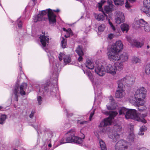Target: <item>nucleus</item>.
<instances>
[{"instance_id": "nucleus-31", "label": "nucleus", "mask_w": 150, "mask_h": 150, "mask_svg": "<svg viewBox=\"0 0 150 150\" xmlns=\"http://www.w3.org/2000/svg\"><path fill=\"white\" fill-rule=\"evenodd\" d=\"M150 0H144L143 1L144 6L142 7L141 9V10L143 11V10H145L146 9V8H147L145 6L144 4H146V5H147L149 7L150 6V3L149 1Z\"/></svg>"}, {"instance_id": "nucleus-34", "label": "nucleus", "mask_w": 150, "mask_h": 150, "mask_svg": "<svg viewBox=\"0 0 150 150\" xmlns=\"http://www.w3.org/2000/svg\"><path fill=\"white\" fill-rule=\"evenodd\" d=\"M63 59L64 62L66 63H69L71 61V57L69 55L65 56Z\"/></svg>"}, {"instance_id": "nucleus-13", "label": "nucleus", "mask_w": 150, "mask_h": 150, "mask_svg": "<svg viewBox=\"0 0 150 150\" xmlns=\"http://www.w3.org/2000/svg\"><path fill=\"white\" fill-rule=\"evenodd\" d=\"M115 20L116 23L120 24L125 21V17L123 13L120 11H116L115 13Z\"/></svg>"}, {"instance_id": "nucleus-16", "label": "nucleus", "mask_w": 150, "mask_h": 150, "mask_svg": "<svg viewBox=\"0 0 150 150\" xmlns=\"http://www.w3.org/2000/svg\"><path fill=\"white\" fill-rule=\"evenodd\" d=\"M43 35L40 36V41L43 47H45L46 45H48L49 43V38L45 35V33L42 32Z\"/></svg>"}, {"instance_id": "nucleus-40", "label": "nucleus", "mask_w": 150, "mask_h": 150, "mask_svg": "<svg viewBox=\"0 0 150 150\" xmlns=\"http://www.w3.org/2000/svg\"><path fill=\"white\" fill-rule=\"evenodd\" d=\"M114 129L116 130V132H120L121 131L122 127L119 125H115L114 126Z\"/></svg>"}, {"instance_id": "nucleus-15", "label": "nucleus", "mask_w": 150, "mask_h": 150, "mask_svg": "<svg viewBox=\"0 0 150 150\" xmlns=\"http://www.w3.org/2000/svg\"><path fill=\"white\" fill-rule=\"evenodd\" d=\"M107 73L110 74L113 76L116 74L115 67L114 65L111 64H108L105 67Z\"/></svg>"}, {"instance_id": "nucleus-28", "label": "nucleus", "mask_w": 150, "mask_h": 150, "mask_svg": "<svg viewBox=\"0 0 150 150\" xmlns=\"http://www.w3.org/2000/svg\"><path fill=\"white\" fill-rule=\"evenodd\" d=\"M120 58V60H121L123 61H126L128 59V54L126 53H123L119 55Z\"/></svg>"}, {"instance_id": "nucleus-18", "label": "nucleus", "mask_w": 150, "mask_h": 150, "mask_svg": "<svg viewBox=\"0 0 150 150\" xmlns=\"http://www.w3.org/2000/svg\"><path fill=\"white\" fill-rule=\"evenodd\" d=\"M109 137L112 140V141L114 142H116L120 138V135L116 133H110L108 135Z\"/></svg>"}, {"instance_id": "nucleus-56", "label": "nucleus", "mask_w": 150, "mask_h": 150, "mask_svg": "<svg viewBox=\"0 0 150 150\" xmlns=\"http://www.w3.org/2000/svg\"><path fill=\"white\" fill-rule=\"evenodd\" d=\"M125 7L127 8H129L130 7L129 5V4L127 2H126V3Z\"/></svg>"}, {"instance_id": "nucleus-51", "label": "nucleus", "mask_w": 150, "mask_h": 150, "mask_svg": "<svg viewBox=\"0 0 150 150\" xmlns=\"http://www.w3.org/2000/svg\"><path fill=\"white\" fill-rule=\"evenodd\" d=\"M93 88L94 90V92L95 95L97 93V92L96 89H97V87L96 86V85H94L93 84Z\"/></svg>"}, {"instance_id": "nucleus-47", "label": "nucleus", "mask_w": 150, "mask_h": 150, "mask_svg": "<svg viewBox=\"0 0 150 150\" xmlns=\"http://www.w3.org/2000/svg\"><path fill=\"white\" fill-rule=\"evenodd\" d=\"M108 22H109V25L112 28V30L113 31H115V27L113 25L112 23L110 21V20H109L108 21Z\"/></svg>"}, {"instance_id": "nucleus-24", "label": "nucleus", "mask_w": 150, "mask_h": 150, "mask_svg": "<svg viewBox=\"0 0 150 150\" xmlns=\"http://www.w3.org/2000/svg\"><path fill=\"white\" fill-rule=\"evenodd\" d=\"M109 99L110 100V102H111V105H109L108 106V105H107L108 109L109 110H112L113 109H114V108H112V106H114V105H115V101L113 99V98L112 96H110L109 97Z\"/></svg>"}, {"instance_id": "nucleus-48", "label": "nucleus", "mask_w": 150, "mask_h": 150, "mask_svg": "<svg viewBox=\"0 0 150 150\" xmlns=\"http://www.w3.org/2000/svg\"><path fill=\"white\" fill-rule=\"evenodd\" d=\"M63 30L64 31H67L69 32V34L70 35L72 33V31L70 28H68V30H67L64 28H63Z\"/></svg>"}, {"instance_id": "nucleus-61", "label": "nucleus", "mask_w": 150, "mask_h": 150, "mask_svg": "<svg viewBox=\"0 0 150 150\" xmlns=\"http://www.w3.org/2000/svg\"><path fill=\"white\" fill-rule=\"evenodd\" d=\"M149 48V45H147V49H148Z\"/></svg>"}, {"instance_id": "nucleus-6", "label": "nucleus", "mask_w": 150, "mask_h": 150, "mask_svg": "<svg viewBox=\"0 0 150 150\" xmlns=\"http://www.w3.org/2000/svg\"><path fill=\"white\" fill-rule=\"evenodd\" d=\"M75 131L74 129H72L67 132L68 135L66 139L63 137L60 141L61 144L66 143H75L81 144L83 142L82 139L78 137L75 136Z\"/></svg>"}, {"instance_id": "nucleus-49", "label": "nucleus", "mask_w": 150, "mask_h": 150, "mask_svg": "<svg viewBox=\"0 0 150 150\" xmlns=\"http://www.w3.org/2000/svg\"><path fill=\"white\" fill-rule=\"evenodd\" d=\"M94 114V110H93L90 113V115L89 116V120L90 121H91L92 117L93 116V115Z\"/></svg>"}, {"instance_id": "nucleus-26", "label": "nucleus", "mask_w": 150, "mask_h": 150, "mask_svg": "<svg viewBox=\"0 0 150 150\" xmlns=\"http://www.w3.org/2000/svg\"><path fill=\"white\" fill-rule=\"evenodd\" d=\"M85 64L86 67L88 69H92L94 68L93 63L89 60H87Z\"/></svg>"}, {"instance_id": "nucleus-60", "label": "nucleus", "mask_w": 150, "mask_h": 150, "mask_svg": "<svg viewBox=\"0 0 150 150\" xmlns=\"http://www.w3.org/2000/svg\"><path fill=\"white\" fill-rule=\"evenodd\" d=\"M3 107L2 106H0V110H3Z\"/></svg>"}, {"instance_id": "nucleus-29", "label": "nucleus", "mask_w": 150, "mask_h": 150, "mask_svg": "<svg viewBox=\"0 0 150 150\" xmlns=\"http://www.w3.org/2000/svg\"><path fill=\"white\" fill-rule=\"evenodd\" d=\"M121 28L122 32L125 31L127 33L129 30V25L125 23H123L121 25Z\"/></svg>"}, {"instance_id": "nucleus-21", "label": "nucleus", "mask_w": 150, "mask_h": 150, "mask_svg": "<svg viewBox=\"0 0 150 150\" xmlns=\"http://www.w3.org/2000/svg\"><path fill=\"white\" fill-rule=\"evenodd\" d=\"M27 86V84L26 83H23L20 87V93L22 96L25 94V91Z\"/></svg>"}, {"instance_id": "nucleus-36", "label": "nucleus", "mask_w": 150, "mask_h": 150, "mask_svg": "<svg viewBox=\"0 0 150 150\" xmlns=\"http://www.w3.org/2000/svg\"><path fill=\"white\" fill-rule=\"evenodd\" d=\"M6 118V116L4 115H0V124H3L5 121V120Z\"/></svg>"}, {"instance_id": "nucleus-38", "label": "nucleus", "mask_w": 150, "mask_h": 150, "mask_svg": "<svg viewBox=\"0 0 150 150\" xmlns=\"http://www.w3.org/2000/svg\"><path fill=\"white\" fill-rule=\"evenodd\" d=\"M105 28V25L104 24L100 25L98 27V29L99 32H101L103 31Z\"/></svg>"}, {"instance_id": "nucleus-41", "label": "nucleus", "mask_w": 150, "mask_h": 150, "mask_svg": "<svg viewBox=\"0 0 150 150\" xmlns=\"http://www.w3.org/2000/svg\"><path fill=\"white\" fill-rule=\"evenodd\" d=\"M145 6L147 8H146V9L145 10H143V11L144 13H146L148 15L150 16V11H149V7H150V6H148L147 5H146V4H144Z\"/></svg>"}, {"instance_id": "nucleus-22", "label": "nucleus", "mask_w": 150, "mask_h": 150, "mask_svg": "<svg viewBox=\"0 0 150 150\" xmlns=\"http://www.w3.org/2000/svg\"><path fill=\"white\" fill-rule=\"evenodd\" d=\"M52 146L50 139H47L45 142L43 147L45 150H49L50 148Z\"/></svg>"}, {"instance_id": "nucleus-46", "label": "nucleus", "mask_w": 150, "mask_h": 150, "mask_svg": "<svg viewBox=\"0 0 150 150\" xmlns=\"http://www.w3.org/2000/svg\"><path fill=\"white\" fill-rule=\"evenodd\" d=\"M64 56V53H60L59 54V55L58 56L59 59V61H61L62 60L63 57Z\"/></svg>"}, {"instance_id": "nucleus-63", "label": "nucleus", "mask_w": 150, "mask_h": 150, "mask_svg": "<svg viewBox=\"0 0 150 150\" xmlns=\"http://www.w3.org/2000/svg\"><path fill=\"white\" fill-rule=\"evenodd\" d=\"M84 138H85V136L83 134V139H84Z\"/></svg>"}, {"instance_id": "nucleus-2", "label": "nucleus", "mask_w": 150, "mask_h": 150, "mask_svg": "<svg viewBox=\"0 0 150 150\" xmlns=\"http://www.w3.org/2000/svg\"><path fill=\"white\" fill-rule=\"evenodd\" d=\"M120 115H123L127 119H132L134 120L141 122L144 123L146 120L144 119L147 115V113L144 114L137 113L135 109H127L124 107L121 108L119 111Z\"/></svg>"}, {"instance_id": "nucleus-50", "label": "nucleus", "mask_w": 150, "mask_h": 150, "mask_svg": "<svg viewBox=\"0 0 150 150\" xmlns=\"http://www.w3.org/2000/svg\"><path fill=\"white\" fill-rule=\"evenodd\" d=\"M103 4V3L102 4L101 3H99L98 4V7L99 8V10L100 11H101L103 10L102 6Z\"/></svg>"}, {"instance_id": "nucleus-45", "label": "nucleus", "mask_w": 150, "mask_h": 150, "mask_svg": "<svg viewBox=\"0 0 150 150\" xmlns=\"http://www.w3.org/2000/svg\"><path fill=\"white\" fill-rule=\"evenodd\" d=\"M37 101L39 105H40L42 102V98L41 96H37Z\"/></svg>"}, {"instance_id": "nucleus-59", "label": "nucleus", "mask_w": 150, "mask_h": 150, "mask_svg": "<svg viewBox=\"0 0 150 150\" xmlns=\"http://www.w3.org/2000/svg\"><path fill=\"white\" fill-rule=\"evenodd\" d=\"M129 1L131 3H133L135 2L136 0H129Z\"/></svg>"}, {"instance_id": "nucleus-30", "label": "nucleus", "mask_w": 150, "mask_h": 150, "mask_svg": "<svg viewBox=\"0 0 150 150\" xmlns=\"http://www.w3.org/2000/svg\"><path fill=\"white\" fill-rule=\"evenodd\" d=\"M115 4L118 6H122L124 3V0H113Z\"/></svg>"}, {"instance_id": "nucleus-1", "label": "nucleus", "mask_w": 150, "mask_h": 150, "mask_svg": "<svg viewBox=\"0 0 150 150\" xmlns=\"http://www.w3.org/2000/svg\"><path fill=\"white\" fill-rule=\"evenodd\" d=\"M55 73V76H53L54 79L52 80V83H50L48 82L47 84H43L39 90L38 94L43 95L46 92L48 95L50 94L52 97H56L58 100L60 98L59 92L58 87V72L59 70L57 67L56 69Z\"/></svg>"}, {"instance_id": "nucleus-39", "label": "nucleus", "mask_w": 150, "mask_h": 150, "mask_svg": "<svg viewBox=\"0 0 150 150\" xmlns=\"http://www.w3.org/2000/svg\"><path fill=\"white\" fill-rule=\"evenodd\" d=\"M132 61L133 63L136 64L137 63L140 62L141 60L138 58L134 57H133L132 59Z\"/></svg>"}, {"instance_id": "nucleus-32", "label": "nucleus", "mask_w": 150, "mask_h": 150, "mask_svg": "<svg viewBox=\"0 0 150 150\" xmlns=\"http://www.w3.org/2000/svg\"><path fill=\"white\" fill-rule=\"evenodd\" d=\"M99 143L101 150H107L105 144L103 140H100Z\"/></svg>"}, {"instance_id": "nucleus-35", "label": "nucleus", "mask_w": 150, "mask_h": 150, "mask_svg": "<svg viewBox=\"0 0 150 150\" xmlns=\"http://www.w3.org/2000/svg\"><path fill=\"white\" fill-rule=\"evenodd\" d=\"M147 128L145 126H142V127H140V131L139 133V135H142L144 134V132L146 130Z\"/></svg>"}, {"instance_id": "nucleus-14", "label": "nucleus", "mask_w": 150, "mask_h": 150, "mask_svg": "<svg viewBox=\"0 0 150 150\" xmlns=\"http://www.w3.org/2000/svg\"><path fill=\"white\" fill-rule=\"evenodd\" d=\"M95 72L101 76H104L106 72L104 67L102 65L98 66L95 69Z\"/></svg>"}, {"instance_id": "nucleus-58", "label": "nucleus", "mask_w": 150, "mask_h": 150, "mask_svg": "<svg viewBox=\"0 0 150 150\" xmlns=\"http://www.w3.org/2000/svg\"><path fill=\"white\" fill-rule=\"evenodd\" d=\"M53 11L55 12H58L59 11V9H57L56 10H53Z\"/></svg>"}, {"instance_id": "nucleus-11", "label": "nucleus", "mask_w": 150, "mask_h": 150, "mask_svg": "<svg viewBox=\"0 0 150 150\" xmlns=\"http://www.w3.org/2000/svg\"><path fill=\"white\" fill-rule=\"evenodd\" d=\"M118 84L117 90L115 93V97L116 98H121L125 95V93L124 89L123 83H120L117 82Z\"/></svg>"}, {"instance_id": "nucleus-17", "label": "nucleus", "mask_w": 150, "mask_h": 150, "mask_svg": "<svg viewBox=\"0 0 150 150\" xmlns=\"http://www.w3.org/2000/svg\"><path fill=\"white\" fill-rule=\"evenodd\" d=\"M75 51L79 56V57H78V60L79 62H80L82 60V56L83 55L81 47L79 45L76 48Z\"/></svg>"}, {"instance_id": "nucleus-4", "label": "nucleus", "mask_w": 150, "mask_h": 150, "mask_svg": "<svg viewBox=\"0 0 150 150\" xmlns=\"http://www.w3.org/2000/svg\"><path fill=\"white\" fill-rule=\"evenodd\" d=\"M123 48V45L120 40L117 41L108 50L107 55L108 59L111 62H114L119 60L120 58L118 53Z\"/></svg>"}, {"instance_id": "nucleus-9", "label": "nucleus", "mask_w": 150, "mask_h": 150, "mask_svg": "<svg viewBox=\"0 0 150 150\" xmlns=\"http://www.w3.org/2000/svg\"><path fill=\"white\" fill-rule=\"evenodd\" d=\"M117 114V112H111L108 117L104 119L101 122L99 125V127H104L111 125L112 119H113Z\"/></svg>"}, {"instance_id": "nucleus-8", "label": "nucleus", "mask_w": 150, "mask_h": 150, "mask_svg": "<svg viewBox=\"0 0 150 150\" xmlns=\"http://www.w3.org/2000/svg\"><path fill=\"white\" fill-rule=\"evenodd\" d=\"M135 25L136 28H140L142 30L144 29L146 32L150 31V25L142 19H140L136 21Z\"/></svg>"}, {"instance_id": "nucleus-53", "label": "nucleus", "mask_w": 150, "mask_h": 150, "mask_svg": "<svg viewBox=\"0 0 150 150\" xmlns=\"http://www.w3.org/2000/svg\"><path fill=\"white\" fill-rule=\"evenodd\" d=\"M34 111H32L31 114L29 115V117L30 118H32L34 116Z\"/></svg>"}, {"instance_id": "nucleus-52", "label": "nucleus", "mask_w": 150, "mask_h": 150, "mask_svg": "<svg viewBox=\"0 0 150 150\" xmlns=\"http://www.w3.org/2000/svg\"><path fill=\"white\" fill-rule=\"evenodd\" d=\"M114 35L113 34H110L108 35V37L110 39H112Z\"/></svg>"}, {"instance_id": "nucleus-20", "label": "nucleus", "mask_w": 150, "mask_h": 150, "mask_svg": "<svg viewBox=\"0 0 150 150\" xmlns=\"http://www.w3.org/2000/svg\"><path fill=\"white\" fill-rule=\"evenodd\" d=\"M94 16L95 18L98 21H103L107 18V16L104 13H94Z\"/></svg>"}, {"instance_id": "nucleus-23", "label": "nucleus", "mask_w": 150, "mask_h": 150, "mask_svg": "<svg viewBox=\"0 0 150 150\" xmlns=\"http://www.w3.org/2000/svg\"><path fill=\"white\" fill-rule=\"evenodd\" d=\"M114 66L115 67L116 71L117 70L120 71L123 68V64L122 62H115L114 64Z\"/></svg>"}, {"instance_id": "nucleus-42", "label": "nucleus", "mask_w": 150, "mask_h": 150, "mask_svg": "<svg viewBox=\"0 0 150 150\" xmlns=\"http://www.w3.org/2000/svg\"><path fill=\"white\" fill-rule=\"evenodd\" d=\"M18 88H19V84H16L15 86L14 89L13 91V93L16 96V97L17 96V94L18 93Z\"/></svg>"}, {"instance_id": "nucleus-3", "label": "nucleus", "mask_w": 150, "mask_h": 150, "mask_svg": "<svg viewBox=\"0 0 150 150\" xmlns=\"http://www.w3.org/2000/svg\"><path fill=\"white\" fill-rule=\"evenodd\" d=\"M46 15L50 24H54L56 23V16L50 8L40 11L38 14L35 15L34 16L33 21L36 23L38 21H46L47 19V17H45Z\"/></svg>"}, {"instance_id": "nucleus-62", "label": "nucleus", "mask_w": 150, "mask_h": 150, "mask_svg": "<svg viewBox=\"0 0 150 150\" xmlns=\"http://www.w3.org/2000/svg\"><path fill=\"white\" fill-rule=\"evenodd\" d=\"M120 32L118 31L119 34H117L116 35H117V36L119 35H120Z\"/></svg>"}, {"instance_id": "nucleus-27", "label": "nucleus", "mask_w": 150, "mask_h": 150, "mask_svg": "<svg viewBox=\"0 0 150 150\" xmlns=\"http://www.w3.org/2000/svg\"><path fill=\"white\" fill-rule=\"evenodd\" d=\"M83 71L84 73L86 74L88 76L89 78L92 82V83L93 84V78L91 73L88 70H84L83 69Z\"/></svg>"}, {"instance_id": "nucleus-5", "label": "nucleus", "mask_w": 150, "mask_h": 150, "mask_svg": "<svg viewBox=\"0 0 150 150\" xmlns=\"http://www.w3.org/2000/svg\"><path fill=\"white\" fill-rule=\"evenodd\" d=\"M146 91L144 88L141 87L136 91L134 95L135 105L138 107V109L141 112L146 109L145 106H143L145 103L144 99L146 97Z\"/></svg>"}, {"instance_id": "nucleus-37", "label": "nucleus", "mask_w": 150, "mask_h": 150, "mask_svg": "<svg viewBox=\"0 0 150 150\" xmlns=\"http://www.w3.org/2000/svg\"><path fill=\"white\" fill-rule=\"evenodd\" d=\"M145 72L147 74L150 73V63L147 64L145 67Z\"/></svg>"}, {"instance_id": "nucleus-57", "label": "nucleus", "mask_w": 150, "mask_h": 150, "mask_svg": "<svg viewBox=\"0 0 150 150\" xmlns=\"http://www.w3.org/2000/svg\"><path fill=\"white\" fill-rule=\"evenodd\" d=\"M19 66L20 67V71L22 69V66H21V62H20V63H19Z\"/></svg>"}, {"instance_id": "nucleus-10", "label": "nucleus", "mask_w": 150, "mask_h": 150, "mask_svg": "<svg viewBox=\"0 0 150 150\" xmlns=\"http://www.w3.org/2000/svg\"><path fill=\"white\" fill-rule=\"evenodd\" d=\"M53 58V57H52ZM49 62L51 64V72L52 73V76H55V74L53 72H55V70L54 69H56V67L58 68L59 71L58 72V75L60 71V67H59L60 63L58 62L57 60H54L53 59L49 58Z\"/></svg>"}, {"instance_id": "nucleus-55", "label": "nucleus", "mask_w": 150, "mask_h": 150, "mask_svg": "<svg viewBox=\"0 0 150 150\" xmlns=\"http://www.w3.org/2000/svg\"><path fill=\"white\" fill-rule=\"evenodd\" d=\"M65 111H66V113H67V116L68 117H69V116H72V115H73V114L72 113H71L69 115L68 114V112L67 111V110H65Z\"/></svg>"}, {"instance_id": "nucleus-44", "label": "nucleus", "mask_w": 150, "mask_h": 150, "mask_svg": "<svg viewBox=\"0 0 150 150\" xmlns=\"http://www.w3.org/2000/svg\"><path fill=\"white\" fill-rule=\"evenodd\" d=\"M18 26L19 28H21L22 26V22L20 20V18H18L16 21Z\"/></svg>"}, {"instance_id": "nucleus-7", "label": "nucleus", "mask_w": 150, "mask_h": 150, "mask_svg": "<svg viewBox=\"0 0 150 150\" xmlns=\"http://www.w3.org/2000/svg\"><path fill=\"white\" fill-rule=\"evenodd\" d=\"M134 135L133 133L129 134L127 139L128 142L124 140L118 141L115 146V150H125L130 145V143L134 141Z\"/></svg>"}, {"instance_id": "nucleus-33", "label": "nucleus", "mask_w": 150, "mask_h": 150, "mask_svg": "<svg viewBox=\"0 0 150 150\" xmlns=\"http://www.w3.org/2000/svg\"><path fill=\"white\" fill-rule=\"evenodd\" d=\"M62 39L61 46L63 48H64L66 47L67 45V40L66 39H64L63 37Z\"/></svg>"}, {"instance_id": "nucleus-19", "label": "nucleus", "mask_w": 150, "mask_h": 150, "mask_svg": "<svg viewBox=\"0 0 150 150\" xmlns=\"http://www.w3.org/2000/svg\"><path fill=\"white\" fill-rule=\"evenodd\" d=\"M109 5L105 6L104 7V10L107 13L112 11L114 7V6L112 4V2L109 1L108 2Z\"/></svg>"}, {"instance_id": "nucleus-54", "label": "nucleus", "mask_w": 150, "mask_h": 150, "mask_svg": "<svg viewBox=\"0 0 150 150\" xmlns=\"http://www.w3.org/2000/svg\"><path fill=\"white\" fill-rule=\"evenodd\" d=\"M85 122H86V121L81 122L80 120H79L77 122V123H78V124H83L84 123H85Z\"/></svg>"}, {"instance_id": "nucleus-64", "label": "nucleus", "mask_w": 150, "mask_h": 150, "mask_svg": "<svg viewBox=\"0 0 150 150\" xmlns=\"http://www.w3.org/2000/svg\"><path fill=\"white\" fill-rule=\"evenodd\" d=\"M36 0H33V2H35V1H36Z\"/></svg>"}, {"instance_id": "nucleus-25", "label": "nucleus", "mask_w": 150, "mask_h": 150, "mask_svg": "<svg viewBox=\"0 0 150 150\" xmlns=\"http://www.w3.org/2000/svg\"><path fill=\"white\" fill-rule=\"evenodd\" d=\"M132 45H134L137 47H141L143 45L144 42H139L136 40H133V42L131 43Z\"/></svg>"}, {"instance_id": "nucleus-12", "label": "nucleus", "mask_w": 150, "mask_h": 150, "mask_svg": "<svg viewBox=\"0 0 150 150\" xmlns=\"http://www.w3.org/2000/svg\"><path fill=\"white\" fill-rule=\"evenodd\" d=\"M135 79V77L132 75L127 76L119 80L117 82L120 83H123V85L124 86V85H126V83L129 84H132L134 82Z\"/></svg>"}, {"instance_id": "nucleus-43", "label": "nucleus", "mask_w": 150, "mask_h": 150, "mask_svg": "<svg viewBox=\"0 0 150 150\" xmlns=\"http://www.w3.org/2000/svg\"><path fill=\"white\" fill-rule=\"evenodd\" d=\"M32 126L34 127V128L37 131L38 134H39V131L40 130V125H32Z\"/></svg>"}]
</instances>
